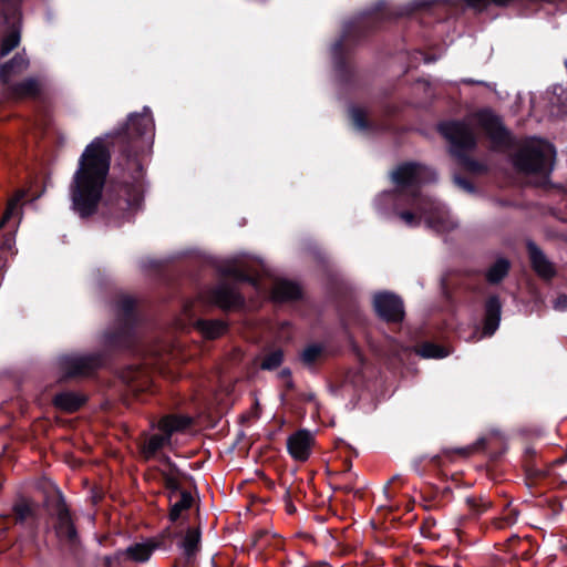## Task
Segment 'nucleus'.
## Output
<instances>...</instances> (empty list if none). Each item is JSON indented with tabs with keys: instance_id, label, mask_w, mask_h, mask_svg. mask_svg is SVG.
Segmentation results:
<instances>
[{
	"instance_id": "obj_28",
	"label": "nucleus",
	"mask_w": 567,
	"mask_h": 567,
	"mask_svg": "<svg viewBox=\"0 0 567 567\" xmlns=\"http://www.w3.org/2000/svg\"><path fill=\"white\" fill-rule=\"evenodd\" d=\"M350 120L352 125L359 131H369L372 128V123L368 117L365 110L360 106L352 105L349 110Z\"/></svg>"
},
{
	"instance_id": "obj_16",
	"label": "nucleus",
	"mask_w": 567,
	"mask_h": 567,
	"mask_svg": "<svg viewBox=\"0 0 567 567\" xmlns=\"http://www.w3.org/2000/svg\"><path fill=\"white\" fill-rule=\"evenodd\" d=\"M210 301L225 310L236 309L243 305V298L235 286H216L212 291Z\"/></svg>"
},
{
	"instance_id": "obj_8",
	"label": "nucleus",
	"mask_w": 567,
	"mask_h": 567,
	"mask_svg": "<svg viewBox=\"0 0 567 567\" xmlns=\"http://www.w3.org/2000/svg\"><path fill=\"white\" fill-rule=\"evenodd\" d=\"M421 165L414 162H405L396 166L392 172L391 178L396 186V202L400 203L403 198L411 205L410 196L417 194L424 196L421 192Z\"/></svg>"
},
{
	"instance_id": "obj_18",
	"label": "nucleus",
	"mask_w": 567,
	"mask_h": 567,
	"mask_svg": "<svg viewBox=\"0 0 567 567\" xmlns=\"http://www.w3.org/2000/svg\"><path fill=\"white\" fill-rule=\"evenodd\" d=\"M9 86L11 94L16 99H37L42 93L41 82L37 78H27L20 82L13 83Z\"/></svg>"
},
{
	"instance_id": "obj_37",
	"label": "nucleus",
	"mask_w": 567,
	"mask_h": 567,
	"mask_svg": "<svg viewBox=\"0 0 567 567\" xmlns=\"http://www.w3.org/2000/svg\"><path fill=\"white\" fill-rule=\"evenodd\" d=\"M14 514L19 520H24L31 515V506L27 502H20L14 506Z\"/></svg>"
},
{
	"instance_id": "obj_21",
	"label": "nucleus",
	"mask_w": 567,
	"mask_h": 567,
	"mask_svg": "<svg viewBox=\"0 0 567 567\" xmlns=\"http://www.w3.org/2000/svg\"><path fill=\"white\" fill-rule=\"evenodd\" d=\"M227 323L221 319L205 320L198 319L194 322V328L205 339H217L226 333Z\"/></svg>"
},
{
	"instance_id": "obj_19",
	"label": "nucleus",
	"mask_w": 567,
	"mask_h": 567,
	"mask_svg": "<svg viewBox=\"0 0 567 567\" xmlns=\"http://www.w3.org/2000/svg\"><path fill=\"white\" fill-rule=\"evenodd\" d=\"M502 303L497 297H491L485 303V317L483 333L492 336L497 330L501 321Z\"/></svg>"
},
{
	"instance_id": "obj_24",
	"label": "nucleus",
	"mask_w": 567,
	"mask_h": 567,
	"mask_svg": "<svg viewBox=\"0 0 567 567\" xmlns=\"http://www.w3.org/2000/svg\"><path fill=\"white\" fill-rule=\"evenodd\" d=\"M84 401L85 399L82 395L73 392H63L54 398L55 406L65 412L76 411L83 405Z\"/></svg>"
},
{
	"instance_id": "obj_12",
	"label": "nucleus",
	"mask_w": 567,
	"mask_h": 567,
	"mask_svg": "<svg viewBox=\"0 0 567 567\" xmlns=\"http://www.w3.org/2000/svg\"><path fill=\"white\" fill-rule=\"evenodd\" d=\"M61 364L68 377H85L101 364V360L96 355H69Z\"/></svg>"
},
{
	"instance_id": "obj_45",
	"label": "nucleus",
	"mask_w": 567,
	"mask_h": 567,
	"mask_svg": "<svg viewBox=\"0 0 567 567\" xmlns=\"http://www.w3.org/2000/svg\"><path fill=\"white\" fill-rule=\"evenodd\" d=\"M112 560L110 557H105L103 560V567H111Z\"/></svg>"
},
{
	"instance_id": "obj_35",
	"label": "nucleus",
	"mask_w": 567,
	"mask_h": 567,
	"mask_svg": "<svg viewBox=\"0 0 567 567\" xmlns=\"http://www.w3.org/2000/svg\"><path fill=\"white\" fill-rule=\"evenodd\" d=\"M466 502L468 504L470 509L473 511L477 515L484 513L492 506V503L483 497H480V498L471 497V498H467Z\"/></svg>"
},
{
	"instance_id": "obj_26",
	"label": "nucleus",
	"mask_w": 567,
	"mask_h": 567,
	"mask_svg": "<svg viewBox=\"0 0 567 567\" xmlns=\"http://www.w3.org/2000/svg\"><path fill=\"white\" fill-rule=\"evenodd\" d=\"M302 292L300 286H272L271 298L276 302L297 300Z\"/></svg>"
},
{
	"instance_id": "obj_9",
	"label": "nucleus",
	"mask_w": 567,
	"mask_h": 567,
	"mask_svg": "<svg viewBox=\"0 0 567 567\" xmlns=\"http://www.w3.org/2000/svg\"><path fill=\"white\" fill-rule=\"evenodd\" d=\"M477 118L494 150L504 151L514 146V137L498 115L491 110H483L478 112Z\"/></svg>"
},
{
	"instance_id": "obj_5",
	"label": "nucleus",
	"mask_w": 567,
	"mask_h": 567,
	"mask_svg": "<svg viewBox=\"0 0 567 567\" xmlns=\"http://www.w3.org/2000/svg\"><path fill=\"white\" fill-rule=\"evenodd\" d=\"M555 154V151L548 144H543L535 141L526 142L513 155V165L517 172L527 175H542L548 177L551 172V166H548V153L545 150Z\"/></svg>"
},
{
	"instance_id": "obj_29",
	"label": "nucleus",
	"mask_w": 567,
	"mask_h": 567,
	"mask_svg": "<svg viewBox=\"0 0 567 567\" xmlns=\"http://www.w3.org/2000/svg\"><path fill=\"white\" fill-rule=\"evenodd\" d=\"M20 16L19 0H0V21L10 23Z\"/></svg>"
},
{
	"instance_id": "obj_2",
	"label": "nucleus",
	"mask_w": 567,
	"mask_h": 567,
	"mask_svg": "<svg viewBox=\"0 0 567 567\" xmlns=\"http://www.w3.org/2000/svg\"><path fill=\"white\" fill-rule=\"evenodd\" d=\"M388 19L384 6L378 4L344 23L341 37L331 48L333 66L341 82L349 83L353 78L350 59L354 48L380 30Z\"/></svg>"
},
{
	"instance_id": "obj_33",
	"label": "nucleus",
	"mask_w": 567,
	"mask_h": 567,
	"mask_svg": "<svg viewBox=\"0 0 567 567\" xmlns=\"http://www.w3.org/2000/svg\"><path fill=\"white\" fill-rule=\"evenodd\" d=\"M322 347L319 344H310L300 353V360L303 365L311 367L322 357Z\"/></svg>"
},
{
	"instance_id": "obj_44",
	"label": "nucleus",
	"mask_w": 567,
	"mask_h": 567,
	"mask_svg": "<svg viewBox=\"0 0 567 567\" xmlns=\"http://www.w3.org/2000/svg\"><path fill=\"white\" fill-rule=\"evenodd\" d=\"M386 113H388L389 115H393V114L395 113V106H393V105H388V106H386Z\"/></svg>"
},
{
	"instance_id": "obj_43",
	"label": "nucleus",
	"mask_w": 567,
	"mask_h": 567,
	"mask_svg": "<svg viewBox=\"0 0 567 567\" xmlns=\"http://www.w3.org/2000/svg\"><path fill=\"white\" fill-rule=\"evenodd\" d=\"M556 310H567V296H559L554 303Z\"/></svg>"
},
{
	"instance_id": "obj_20",
	"label": "nucleus",
	"mask_w": 567,
	"mask_h": 567,
	"mask_svg": "<svg viewBox=\"0 0 567 567\" xmlns=\"http://www.w3.org/2000/svg\"><path fill=\"white\" fill-rule=\"evenodd\" d=\"M159 547L156 539H147L142 543H135L128 546L123 553L128 559L135 563H144L150 559L153 551Z\"/></svg>"
},
{
	"instance_id": "obj_34",
	"label": "nucleus",
	"mask_w": 567,
	"mask_h": 567,
	"mask_svg": "<svg viewBox=\"0 0 567 567\" xmlns=\"http://www.w3.org/2000/svg\"><path fill=\"white\" fill-rule=\"evenodd\" d=\"M282 358H284V353H282V351H281V350H275V351H272V352L268 353V354L264 358V360H262V362H261L260 367H261V369H264V370H272V369H276V368H278V367L281 364V362H282Z\"/></svg>"
},
{
	"instance_id": "obj_3",
	"label": "nucleus",
	"mask_w": 567,
	"mask_h": 567,
	"mask_svg": "<svg viewBox=\"0 0 567 567\" xmlns=\"http://www.w3.org/2000/svg\"><path fill=\"white\" fill-rule=\"evenodd\" d=\"M436 130L449 143L450 155L463 169L473 174L486 173L487 167L470 155L477 147V138L468 123L463 120H445L437 124Z\"/></svg>"
},
{
	"instance_id": "obj_23",
	"label": "nucleus",
	"mask_w": 567,
	"mask_h": 567,
	"mask_svg": "<svg viewBox=\"0 0 567 567\" xmlns=\"http://www.w3.org/2000/svg\"><path fill=\"white\" fill-rule=\"evenodd\" d=\"M55 529L60 538L71 542L75 537V528L73 522L71 519L69 511L65 508L63 504H60L58 508V520Z\"/></svg>"
},
{
	"instance_id": "obj_30",
	"label": "nucleus",
	"mask_w": 567,
	"mask_h": 567,
	"mask_svg": "<svg viewBox=\"0 0 567 567\" xmlns=\"http://www.w3.org/2000/svg\"><path fill=\"white\" fill-rule=\"evenodd\" d=\"M20 43V29L12 24L8 34L1 41L0 47V56L3 58L8 55L12 50H14Z\"/></svg>"
},
{
	"instance_id": "obj_11",
	"label": "nucleus",
	"mask_w": 567,
	"mask_h": 567,
	"mask_svg": "<svg viewBox=\"0 0 567 567\" xmlns=\"http://www.w3.org/2000/svg\"><path fill=\"white\" fill-rule=\"evenodd\" d=\"M374 310L386 321L399 322L403 319L404 310L401 300L388 292L378 293L373 300Z\"/></svg>"
},
{
	"instance_id": "obj_1",
	"label": "nucleus",
	"mask_w": 567,
	"mask_h": 567,
	"mask_svg": "<svg viewBox=\"0 0 567 567\" xmlns=\"http://www.w3.org/2000/svg\"><path fill=\"white\" fill-rule=\"evenodd\" d=\"M155 124L150 107L131 113L126 123L84 150L71 185L72 210L82 219L96 214L107 226L133 223L143 209L145 168L143 158L154 142Z\"/></svg>"
},
{
	"instance_id": "obj_27",
	"label": "nucleus",
	"mask_w": 567,
	"mask_h": 567,
	"mask_svg": "<svg viewBox=\"0 0 567 567\" xmlns=\"http://www.w3.org/2000/svg\"><path fill=\"white\" fill-rule=\"evenodd\" d=\"M400 205L406 206V209L398 210V216L404 221L405 225L410 227H417L421 224V219L424 217V215L409 205L403 198H401L400 203L395 200V206L399 207Z\"/></svg>"
},
{
	"instance_id": "obj_32",
	"label": "nucleus",
	"mask_w": 567,
	"mask_h": 567,
	"mask_svg": "<svg viewBox=\"0 0 567 567\" xmlns=\"http://www.w3.org/2000/svg\"><path fill=\"white\" fill-rule=\"evenodd\" d=\"M152 266L154 272L166 280L165 284H173L169 277L172 272H183L186 270L185 267L172 265L164 261H154Z\"/></svg>"
},
{
	"instance_id": "obj_46",
	"label": "nucleus",
	"mask_w": 567,
	"mask_h": 567,
	"mask_svg": "<svg viewBox=\"0 0 567 567\" xmlns=\"http://www.w3.org/2000/svg\"><path fill=\"white\" fill-rule=\"evenodd\" d=\"M342 488L347 492L353 491V487L351 485H344Z\"/></svg>"
},
{
	"instance_id": "obj_6",
	"label": "nucleus",
	"mask_w": 567,
	"mask_h": 567,
	"mask_svg": "<svg viewBox=\"0 0 567 567\" xmlns=\"http://www.w3.org/2000/svg\"><path fill=\"white\" fill-rule=\"evenodd\" d=\"M192 424V419L185 415H168L158 423L161 433L146 436L141 445V452L146 460L154 457L166 444L175 432L186 430Z\"/></svg>"
},
{
	"instance_id": "obj_14",
	"label": "nucleus",
	"mask_w": 567,
	"mask_h": 567,
	"mask_svg": "<svg viewBox=\"0 0 567 567\" xmlns=\"http://www.w3.org/2000/svg\"><path fill=\"white\" fill-rule=\"evenodd\" d=\"M312 258L321 266L322 271L327 276V284H346V279L337 266L332 262L329 255L321 247L313 245L309 247Z\"/></svg>"
},
{
	"instance_id": "obj_36",
	"label": "nucleus",
	"mask_w": 567,
	"mask_h": 567,
	"mask_svg": "<svg viewBox=\"0 0 567 567\" xmlns=\"http://www.w3.org/2000/svg\"><path fill=\"white\" fill-rule=\"evenodd\" d=\"M517 516H518V512L516 509H509L505 516L495 519L494 525L497 528H504L506 526H511L516 523Z\"/></svg>"
},
{
	"instance_id": "obj_47",
	"label": "nucleus",
	"mask_w": 567,
	"mask_h": 567,
	"mask_svg": "<svg viewBox=\"0 0 567 567\" xmlns=\"http://www.w3.org/2000/svg\"><path fill=\"white\" fill-rule=\"evenodd\" d=\"M499 204H501L502 206H508V205H509V202H507V200H499Z\"/></svg>"
},
{
	"instance_id": "obj_7",
	"label": "nucleus",
	"mask_w": 567,
	"mask_h": 567,
	"mask_svg": "<svg viewBox=\"0 0 567 567\" xmlns=\"http://www.w3.org/2000/svg\"><path fill=\"white\" fill-rule=\"evenodd\" d=\"M410 202L413 208L424 215L427 227L436 233H450L457 227L450 213L432 198L414 194L410 196Z\"/></svg>"
},
{
	"instance_id": "obj_41",
	"label": "nucleus",
	"mask_w": 567,
	"mask_h": 567,
	"mask_svg": "<svg viewBox=\"0 0 567 567\" xmlns=\"http://www.w3.org/2000/svg\"><path fill=\"white\" fill-rule=\"evenodd\" d=\"M165 486L171 491L169 494L181 493L183 492L179 488L178 480L175 476L166 475L165 476Z\"/></svg>"
},
{
	"instance_id": "obj_17",
	"label": "nucleus",
	"mask_w": 567,
	"mask_h": 567,
	"mask_svg": "<svg viewBox=\"0 0 567 567\" xmlns=\"http://www.w3.org/2000/svg\"><path fill=\"white\" fill-rule=\"evenodd\" d=\"M30 61L25 53H16L12 59L0 65V82L10 85L11 79L28 70Z\"/></svg>"
},
{
	"instance_id": "obj_48",
	"label": "nucleus",
	"mask_w": 567,
	"mask_h": 567,
	"mask_svg": "<svg viewBox=\"0 0 567 567\" xmlns=\"http://www.w3.org/2000/svg\"><path fill=\"white\" fill-rule=\"evenodd\" d=\"M440 284H442V285L447 284V279L446 278H442Z\"/></svg>"
},
{
	"instance_id": "obj_22",
	"label": "nucleus",
	"mask_w": 567,
	"mask_h": 567,
	"mask_svg": "<svg viewBox=\"0 0 567 567\" xmlns=\"http://www.w3.org/2000/svg\"><path fill=\"white\" fill-rule=\"evenodd\" d=\"M171 511L169 518L175 522L182 517V513L192 507L194 498L189 492L169 494Z\"/></svg>"
},
{
	"instance_id": "obj_25",
	"label": "nucleus",
	"mask_w": 567,
	"mask_h": 567,
	"mask_svg": "<svg viewBox=\"0 0 567 567\" xmlns=\"http://www.w3.org/2000/svg\"><path fill=\"white\" fill-rule=\"evenodd\" d=\"M200 544V532L198 528H188L181 547L183 548L184 555L187 559H190L198 550Z\"/></svg>"
},
{
	"instance_id": "obj_4",
	"label": "nucleus",
	"mask_w": 567,
	"mask_h": 567,
	"mask_svg": "<svg viewBox=\"0 0 567 567\" xmlns=\"http://www.w3.org/2000/svg\"><path fill=\"white\" fill-rule=\"evenodd\" d=\"M214 268L220 279L218 284H228V280L249 285L262 284L264 280H269V284H297L292 280L276 277L272 270L262 261L245 256L218 261L214 265Z\"/></svg>"
},
{
	"instance_id": "obj_10",
	"label": "nucleus",
	"mask_w": 567,
	"mask_h": 567,
	"mask_svg": "<svg viewBox=\"0 0 567 567\" xmlns=\"http://www.w3.org/2000/svg\"><path fill=\"white\" fill-rule=\"evenodd\" d=\"M512 262L508 258L498 256L485 271L480 269H465L463 277L468 279H480L482 276L486 279V284H501L508 275Z\"/></svg>"
},
{
	"instance_id": "obj_39",
	"label": "nucleus",
	"mask_w": 567,
	"mask_h": 567,
	"mask_svg": "<svg viewBox=\"0 0 567 567\" xmlns=\"http://www.w3.org/2000/svg\"><path fill=\"white\" fill-rule=\"evenodd\" d=\"M17 204H18L17 199H12V200H10L8 203L6 212H4L3 216H2V218L0 219V229L3 228L6 223L8 220H10L11 217L13 216L14 210L17 209Z\"/></svg>"
},
{
	"instance_id": "obj_31",
	"label": "nucleus",
	"mask_w": 567,
	"mask_h": 567,
	"mask_svg": "<svg viewBox=\"0 0 567 567\" xmlns=\"http://www.w3.org/2000/svg\"><path fill=\"white\" fill-rule=\"evenodd\" d=\"M415 352L425 359H440L449 354L443 347L430 342H425L416 347Z\"/></svg>"
},
{
	"instance_id": "obj_42",
	"label": "nucleus",
	"mask_w": 567,
	"mask_h": 567,
	"mask_svg": "<svg viewBox=\"0 0 567 567\" xmlns=\"http://www.w3.org/2000/svg\"><path fill=\"white\" fill-rule=\"evenodd\" d=\"M454 179H455V183L463 189H465L467 192L474 190V185L468 178H466L464 176L456 175Z\"/></svg>"
},
{
	"instance_id": "obj_15",
	"label": "nucleus",
	"mask_w": 567,
	"mask_h": 567,
	"mask_svg": "<svg viewBox=\"0 0 567 567\" xmlns=\"http://www.w3.org/2000/svg\"><path fill=\"white\" fill-rule=\"evenodd\" d=\"M527 251L535 272L546 280L551 279L555 276L556 270L543 250L535 243L528 241Z\"/></svg>"
},
{
	"instance_id": "obj_13",
	"label": "nucleus",
	"mask_w": 567,
	"mask_h": 567,
	"mask_svg": "<svg viewBox=\"0 0 567 567\" xmlns=\"http://www.w3.org/2000/svg\"><path fill=\"white\" fill-rule=\"evenodd\" d=\"M315 444L313 435L307 430H300L291 434L287 440V449L291 457L299 462H306Z\"/></svg>"
},
{
	"instance_id": "obj_40",
	"label": "nucleus",
	"mask_w": 567,
	"mask_h": 567,
	"mask_svg": "<svg viewBox=\"0 0 567 567\" xmlns=\"http://www.w3.org/2000/svg\"><path fill=\"white\" fill-rule=\"evenodd\" d=\"M92 280L95 284H107L111 280V276L105 269H96L93 271Z\"/></svg>"
},
{
	"instance_id": "obj_38",
	"label": "nucleus",
	"mask_w": 567,
	"mask_h": 567,
	"mask_svg": "<svg viewBox=\"0 0 567 567\" xmlns=\"http://www.w3.org/2000/svg\"><path fill=\"white\" fill-rule=\"evenodd\" d=\"M135 306V300L130 297H123L117 301V309L123 315L130 313Z\"/></svg>"
},
{
	"instance_id": "obj_49",
	"label": "nucleus",
	"mask_w": 567,
	"mask_h": 567,
	"mask_svg": "<svg viewBox=\"0 0 567 567\" xmlns=\"http://www.w3.org/2000/svg\"><path fill=\"white\" fill-rule=\"evenodd\" d=\"M466 83L473 84V83H474V81L468 80V81H466Z\"/></svg>"
}]
</instances>
